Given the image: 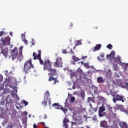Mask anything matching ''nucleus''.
<instances>
[{
	"instance_id": "obj_1",
	"label": "nucleus",
	"mask_w": 128,
	"mask_h": 128,
	"mask_svg": "<svg viewBox=\"0 0 128 128\" xmlns=\"http://www.w3.org/2000/svg\"><path fill=\"white\" fill-rule=\"evenodd\" d=\"M22 48L24 46H21L19 48L18 50V48L15 47L13 50H12V60H14L16 58H18L22 62V60L24 58V55H22Z\"/></svg>"
},
{
	"instance_id": "obj_2",
	"label": "nucleus",
	"mask_w": 128,
	"mask_h": 128,
	"mask_svg": "<svg viewBox=\"0 0 128 128\" xmlns=\"http://www.w3.org/2000/svg\"><path fill=\"white\" fill-rule=\"evenodd\" d=\"M48 72H50L48 74L49 78L48 80V82H52V80H54V84H56V82H58V77L54 78V76H56L58 73V70L56 68H51Z\"/></svg>"
},
{
	"instance_id": "obj_3",
	"label": "nucleus",
	"mask_w": 128,
	"mask_h": 128,
	"mask_svg": "<svg viewBox=\"0 0 128 128\" xmlns=\"http://www.w3.org/2000/svg\"><path fill=\"white\" fill-rule=\"evenodd\" d=\"M23 70L26 74L30 72H34V67L32 63V60H28L25 62Z\"/></svg>"
},
{
	"instance_id": "obj_4",
	"label": "nucleus",
	"mask_w": 128,
	"mask_h": 128,
	"mask_svg": "<svg viewBox=\"0 0 128 128\" xmlns=\"http://www.w3.org/2000/svg\"><path fill=\"white\" fill-rule=\"evenodd\" d=\"M110 94L113 97L112 100L114 104H116L118 100H120L122 102H124V100L123 99L124 96L118 94V92L110 91Z\"/></svg>"
},
{
	"instance_id": "obj_5",
	"label": "nucleus",
	"mask_w": 128,
	"mask_h": 128,
	"mask_svg": "<svg viewBox=\"0 0 128 128\" xmlns=\"http://www.w3.org/2000/svg\"><path fill=\"white\" fill-rule=\"evenodd\" d=\"M38 54L34 52L33 53L34 60H38L40 64H41L42 66H43V64H44V60H42V50H38Z\"/></svg>"
},
{
	"instance_id": "obj_6",
	"label": "nucleus",
	"mask_w": 128,
	"mask_h": 128,
	"mask_svg": "<svg viewBox=\"0 0 128 128\" xmlns=\"http://www.w3.org/2000/svg\"><path fill=\"white\" fill-rule=\"evenodd\" d=\"M52 62L50 60H47L44 62V70H48V72L52 68Z\"/></svg>"
},
{
	"instance_id": "obj_7",
	"label": "nucleus",
	"mask_w": 128,
	"mask_h": 128,
	"mask_svg": "<svg viewBox=\"0 0 128 128\" xmlns=\"http://www.w3.org/2000/svg\"><path fill=\"white\" fill-rule=\"evenodd\" d=\"M53 64L54 68H62V58H57Z\"/></svg>"
},
{
	"instance_id": "obj_8",
	"label": "nucleus",
	"mask_w": 128,
	"mask_h": 128,
	"mask_svg": "<svg viewBox=\"0 0 128 128\" xmlns=\"http://www.w3.org/2000/svg\"><path fill=\"white\" fill-rule=\"evenodd\" d=\"M0 42H2L3 46L6 45L10 46V36L2 38L0 39Z\"/></svg>"
},
{
	"instance_id": "obj_9",
	"label": "nucleus",
	"mask_w": 128,
	"mask_h": 128,
	"mask_svg": "<svg viewBox=\"0 0 128 128\" xmlns=\"http://www.w3.org/2000/svg\"><path fill=\"white\" fill-rule=\"evenodd\" d=\"M106 111V106H101L99 108L98 116L100 118H102V116H106V113L104 112Z\"/></svg>"
},
{
	"instance_id": "obj_10",
	"label": "nucleus",
	"mask_w": 128,
	"mask_h": 128,
	"mask_svg": "<svg viewBox=\"0 0 128 128\" xmlns=\"http://www.w3.org/2000/svg\"><path fill=\"white\" fill-rule=\"evenodd\" d=\"M100 126L104 128H108V122L106 120H102L100 122Z\"/></svg>"
},
{
	"instance_id": "obj_11",
	"label": "nucleus",
	"mask_w": 128,
	"mask_h": 128,
	"mask_svg": "<svg viewBox=\"0 0 128 128\" xmlns=\"http://www.w3.org/2000/svg\"><path fill=\"white\" fill-rule=\"evenodd\" d=\"M68 122L70 120L68 118H64L63 120V128H68Z\"/></svg>"
},
{
	"instance_id": "obj_12",
	"label": "nucleus",
	"mask_w": 128,
	"mask_h": 128,
	"mask_svg": "<svg viewBox=\"0 0 128 128\" xmlns=\"http://www.w3.org/2000/svg\"><path fill=\"white\" fill-rule=\"evenodd\" d=\"M63 54H74V52H72V49L70 48H68L64 50H62Z\"/></svg>"
},
{
	"instance_id": "obj_13",
	"label": "nucleus",
	"mask_w": 128,
	"mask_h": 128,
	"mask_svg": "<svg viewBox=\"0 0 128 128\" xmlns=\"http://www.w3.org/2000/svg\"><path fill=\"white\" fill-rule=\"evenodd\" d=\"M106 82V79L102 76H99L97 78V82L98 84H102Z\"/></svg>"
},
{
	"instance_id": "obj_14",
	"label": "nucleus",
	"mask_w": 128,
	"mask_h": 128,
	"mask_svg": "<svg viewBox=\"0 0 128 128\" xmlns=\"http://www.w3.org/2000/svg\"><path fill=\"white\" fill-rule=\"evenodd\" d=\"M118 84L120 86H121V88H128V82H124V84H122V83L120 82H118Z\"/></svg>"
},
{
	"instance_id": "obj_15",
	"label": "nucleus",
	"mask_w": 128,
	"mask_h": 128,
	"mask_svg": "<svg viewBox=\"0 0 128 128\" xmlns=\"http://www.w3.org/2000/svg\"><path fill=\"white\" fill-rule=\"evenodd\" d=\"M52 106L55 108L57 110H61L62 106L60 105L58 103H54L52 104Z\"/></svg>"
},
{
	"instance_id": "obj_16",
	"label": "nucleus",
	"mask_w": 128,
	"mask_h": 128,
	"mask_svg": "<svg viewBox=\"0 0 128 128\" xmlns=\"http://www.w3.org/2000/svg\"><path fill=\"white\" fill-rule=\"evenodd\" d=\"M100 48H102V44H98L94 47L93 49L94 52H96V50H100Z\"/></svg>"
},
{
	"instance_id": "obj_17",
	"label": "nucleus",
	"mask_w": 128,
	"mask_h": 128,
	"mask_svg": "<svg viewBox=\"0 0 128 128\" xmlns=\"http://www.w3.org/2000/svg\"><path fill=\"white\" fill-rule=\"evenodd\" d=\"M119 126L121 128H128V126H126V123L122 122H120L119 123Z\"/></svg>"
},
{
	"instance_id": "obj_18",
	"label": "nucleus",
	"mask_w": 128,
	"mask_h": 128,
	"mask_svg": "<svg viewBox=\"0 0 128 128\" xmlns=\"http://www.w3.org/2000/svg\"><path fill=\"white\" fill-rule=\"evenodd\" d=\"M8 51L6 49H4L1 51V54H2L3 56L6 57L8 56Z\"/></svg>"
},
{
	"instance_id": "obj_19",
	"label": "nucleus",
	"mask_w": 128,
	"mask_h": 128,
	"mask_svg": "<svg viewBox=\"0 0 128 128\" xmlns=\"http://www.w3.org/2000/svg\"><path fill=\"white\" fill-rule=\"evenodd\" d=\"M85 96H86V94L84 93V92L82 91L80 93V97L81 98V100H84Z\"/></svg>"
},
{
	"instance_id": "obj_20",
	"label": "nucleus",
	"mask_w": 128,
	"mask_h": 128,
	"mask_svg": "<svg viewBox=\"0 0 128 128\" xmlns=\"http://www.w3.org/2000/svg\"><path fill=\"white\" fill-rule=\"evenodd\" d=\"M50 92H48V91H47L46 93H45V95H44V98L46 100V98L47 99V100H50L49 98L50 96Z\"/></svg>"
},
{
	"instance_id": "obj_21",
	"label": "nucleus",
	"mask_w": 128,
	"mask_h": 128,
	"mask_svg": "<svg viewBox=\"0 0 128 128\" xmlns=\"http://www.w3.org/2000/svg\"><path fill=\"white\" fill-rule=\"evenodd\" d=\"M116 61H114L113 64V70H116V72H118V64H116Z\"/></svg>"
},
{
	"instance_id": "obj_22",
	"label": "nucleus",
	"mask_w": 128,
	"mask_h": 128,
	"mask_svg": "<svg viewBox=\"0 0 128 128\" xmlns=\"http://www.w3.org/2000/svg\"><path fill=\"white\" fill-rule=\"evenodd\" d=\"M121 64L123 68H124V70H126V67L128 66V64H126V63H121Z\"/></svg>"
},
{
	"instance_id": "obj_23",
	"label": "nucleus",
	"mask_w": 128,
	"mask_h": 128,
	"mask_svg": "<svg viewBox=\"0 0 128 128\" xmlns=\"http://www.w3.org/2000/svg\"><path fill=\"white\" fill-rule=\"evenodd\" d=\"M72 60L74 62H78V60H80V59L78 58H77L75 56H72Z\"/></svg>"
},
{
	"instance_id": "obj_24",
	"label": "nucleus",
	"mask_w": 128,
	"mask_h": 128,
	"mask_svg": "<svg viewBox=\"0 0 128 128\" xmlns=\"http://www.w3.org/2000/svg\"><path fill=\"white\" fill-rule=\"evenodd\" d=\"M5 104H6V100H1L0 106H4Z\"/></svg>"
},
{
	"instance_id": "obj_25",
	"label": "nucleus",
	"mask_w": 128,
	"mask_h": 128,
	"mask_svg": "<svg viewBox=\"0 0 128 128\" xmlns=\"http://www.w3.org/2000/svg\"><path fill=\"white\" fill-rule=\"evenodd\" d=\"M8 126V128H14V124L12 122H9Z\"/></svg>"
},
{
	"instance_id": "obj_26",
	"label": "nucleus",
	"mask_w": 128,
	"mask_h": 128,
	"mask_svg": "<svg viewBox=\"0 0 128 128\" xmlns=\"http://www.w3.org/2000/svg\"><path fill=\"white\" fill-rule=\"evenodd\" d=\"M70 78H74V76L76 78V74L74 72H72L70 74Z\"/></svg>"
},
{
	"instance_id": "obj_27",
	"label": "nucleus",
	"mask_w": 128,
	"mask_h": 128,
	"mask_svg": "<svg viewBox=\"0 0 128 128\" xmlns=\"http://www.w3.org/2000/svg\"><path fill=\"white\" fill-rule=\"evenodd\" d=\"M22 104H24L25 106H26L28 105V102L26 101V100H22Z\"/></svg>"
},
{
	"instance_id": "obj_28",
	"label": "nucleus",
	"mask_w": 128,
	"mask_h": 128,
	"mask_svg": "<svg viewBox=\"0 0 128 128\" xmlns=\"http://www.w3.org/2000/svg\"><path fill=\"white\" fill-rule=\"evenodd\" d=\"M42 104L44 106H48V102L46 100V98L44 99V100L42 102Z\"/></svg>"
},
{
	"instance_id": "obj_29",
	"label": "nucleus",
	"mask_w": 128,
	"mask_h": 128,
	"mask_svg": "<svg viewBox=\"0 0 128 128\" xmlns=\"http://www.w3.org/2000/svg\"><path fill=\"white\" fill-rule=\"evenodd\" d=\"M61 110H62L64 112V114H66V112H68V109L66 108H62V106L61 108Z\"/></svg>"
},
{
	"instance_id": "obj_30",
	"label": "nucleus",
	"mask_w": 128,
	"mask_h": 128,
	"mask_svg": "<svg viewBox=\"0 0 128 128\" xmlns=\"http://www.w3.org/2000/svg\"><path fill=\"white\" fill-rule=\"evenodd\" d=\"M94 94H98V88L96 87L94 88Z\"/></svg>"
},
{
	"instance_id": "obj_31",
	"label": "nucleus",
	"mask_w": 128,
	"mask_h": 128,
	"mask_svg": "<svg viewBox=\"0 0 128 128\" xmlns=\"http://www.w3.org/2000/svg\"><path fill=\"white\" fill-rule=\"evenodd\" d=\"M108 50H112V44H109L106 46Z\"/></svg>"
},
{
	"instance_id": "obj_32",
	"label": "nucleus",
	"mask_w": 128,
	"mask_h": 128,
	"mask_svg": "<svg viewBox=\"0 0 128 128\" xmlns=\"http://www.w3.org/2000/svg\"><path fill=\"white\" fill-rule=\"evenodd\" d=\"M84 66H85V68H90V64H88L84 63Z\"/></svg>"
},
{
	"instance_id": "obj_33",
	"label": "nucleus",
	"mask_w": 128,
	"mask_h": 128,
	"mask_svg": "<svg viewBox=\"0 0 128 128\" xmlns=\"http://www.w3.org/2000/svg\"><path fill=\"white\" fill-rule=\"evenodd\" d=\"M22 40L24 42L25 44H28V40H26V38H24H24H22Z\"/></svg>"
},
{
	"instance_id": "obj_34",
	"label": "nucleus",
	"mask_w": 128,
	"mask_h": 128,
	"mask_svg": "<svg viewBox=\"0 0 128 128\" xmlns=\"http://www.w3.org/2000/svg\"><path fill=\"white\" fill-rule=\"evenodd\" d=\"M74 100H76V98H74V96L70 98V102H74Z\"/></svg>"
},
{
	"instance_id": "obj_35",
	"label": "nucleus",
	"mask_w": 128,
	"mask_h": 128,
	"mask_svg": "<svg viewBox=\"0 0 128 128\" xmlns=\"http://www.w3.org/2000/svg\"><path fill=\"white\" fill-rule=\"evenodd\" d=\"M94 99V98H92V97H88V102H92V100Z\"/></svg>"
},
{
	"instance_id": "obj_36",
	"label": "nucleus",
	"mask_w": 128,
	"mask_h": 128,
	"mask_svg": "<svg viewBox=\"0 0 128 128\" xmlns=\"http://www.w3.org/2000/svg\"><path fill=\"white\" fill-rule=\"evenodd\" d=\"M89 106H90V110H91V112H92V110H94V108H93V107H92V104H89Z\"/></svg>"
},
{
	"instance_id": "obj_37",
	"label": "nucleus",
	"mask_w": 128,
	"mask_h": 128,
	"mask_svg": "<svg viewBox=\"0 0 128 128\" xmlns=\"http://www.w3.org/2000/svg\"><path fill=\"white\" fill-rule=\"evenodd\" d=\"M32 46H34V44H36V40L32 39Z\"/></svg>"
},
{
	"instance_id": "obj_38",
	"label": "nucleus",
	"mask_w": 128,
	"mask_h": 128,
	"mask_svg": "<svg viewBox=\"0 0 128 128\" xmlns=\"http://www.w3.org/2000/svg\"><path fill=\"white\" fill-rule=\"evenodd\" d=\"M111 54H112V56H114V52H111L110 53V54H109V55H107L106 56V58H110L111 56Z\"/></svg>"
},
{
	"instance_id": "obj_39",
	"label": "nucleus",
	"mask_w": 128,
	"mask_h": 128,
	"mask_svg": "<svg viewBox=\"0 0 128 128\" xmlns=\"http://www.w3.org/2000/svg\"><path fill=\"white\" fill-rule=\"evenodd\" d=\"M100 56L101 58H104V53H101L100 54Z\"/></svg>"
},
{
	"instance_id": "obj_40",
	"label": "nucleus",
	"mask_w": 128,
	"mask_h": 128,
	"mask_svg": "<svg viewBox=\"0 0 128 128\" xmlns=\"http://www.w3.org/2000/svg\"><path fill=\"white\" fill-rule=\"evenodd\" d=\"M43 118H44V120H46V118H48V116H46V114H44Z\"/></svg>"
},
{
	"instance_id": "obj_41",
	"label": "nucleus",
	"mask_w": 128,
	"mask_h": 128,
	"mask_svg": "<svg viewBox=\"0 0 128 128\" xmlns=\"http://www.w3.org/2000/svg\"><path fill=\"white\" fill-rule=\"evenodd\" d=\"M22 38H24V39L26 38V34H24V33L22 34Z\"/></svg>"
},
{
	"instance_id": "obj_42",
	"label": "nucleus",
	"mask_w": 128,
	"mask_h": 128,
	"mask_svg": "<svg viewBox=\"0 0 128 128\" xmlns=\"http://www.w3.org/2000/svg\"><path fill=\"white\" fill-rule=\"evenodd\" d=\"M112 118H116V114L113 113L112 114Z\"/></svg>"
},
{
	"instance_id": "obj_43",
	"label": "nucleus",
	"mask_w": 128,
	"mask_h": 128,
	"mask_svg": "<svg viewBox=\"0 0 128 128\" xmlns=\"http://www.w3.org/2000/svg\"><path fill=\"white\" fill-rule=\"evenodd\" d=\"M4 34V31L0 32V36H2V35Z\"/></svg>"
},
{
	"instance_id": "obj_44",
	"label": "nucleus",
	"mask_w": 128,
	"mask_h": 128,
	"mask_svg": "<svg viewBox=\"0 0 128 128\" xmlns=\"http://www.w3.org/2000/svg\"><path fill=\"white\" fill-rule=\"evenodd\" d=\"M2 74H0V82H2Z\"/></svg>"
},
{
	"instance_id": "obj_45",
	"label": "nucleus",
	"mask_w": 128,
	"mask_h": 128,
	"mask_svg": "<svg viewBox=\"0 0 128 128\" xmlns=\"http://www.w3.org/2000/svg\"><path fill=\"white\" fill-rule=\"evenodd\" d=\"M14 88V90H16V92H18V87L14 86V88Z\"/></svg>"
},
{
	"instance_id": "obj_46",
	"label": "nucleus",
	"mask_w": 128,
	"mask_h": 128,
	"mask_svg": "<svg viewBox=\"0 0 128 128\" xmlns=\"http://www.w3.org/2000/svg\"><path fill=\"white\" fill-rule=\"evenodd\" d=\"M93 110L94 112H98V108H93L92 111H93Z\"/></svg>"
},
{
	"instance_id": "obj_47",
	"label": "nucleus",
	"mask_w": 128,
	"mask_h": 128,
	"mask_svg": "<svg viewBox=\"0 0 128 128\" xmlns=\"http://www.w3.org/2000/svg\"><path fill=\"white\" fill-rule=\"evenodd\" d=\"M88 58V56H82V60H86V58Z\"/></svg>"
},
{
	"instance_id": "obj_48",
	"label": "nucleus",
	"mask_w": 128,
	"mask_h": 128,
	"mask_svg": "<svg viewBox=\"0 0 128 128\" xmlns=\"http://www.w3.org/2000/svg\"><path fill=\"white\" fill-rule=\"evenodd\" d=\"M33 128H38V126H36V124H34Z\"/></svg>"
},
{
	"instance_id": "obj_49",
	"label": "nucleus",
	"mask_w": 128,
	"mask_h": 128,
	"mask_svg": "<svg viewBox=\"0 0 128 128\" xmlns=\"http://www.w3.org/2000/svg\"><path fill=\"white\" fill-rule=\"evenodd\" d=\"M94 98H96L94 97L93 99L92 100V102H94H94H96V100H94Z\"/></svg>"
},
{
	"instance_id": "obj_50",
	"label": "nucleus",
	"mask_w": 128,
	"mask_h": 128,
	"mask_svg": "<svg viewBox=\"0 0 128 128\" xmlns=\"http://www.w3.org/2000/svg\"><path fill=\"white\" fill-rule=\"evenodd\" d=\"M94 98H96L94 97L93 99L92 100V102H94H94H96V100H94Z\"/></svg>"
},
{
	"instance_id": "obj_51",
	"label": "nucleus",
	"mask_w": 128,
	"mask_h": 128,
	"mask_svg": "<svg viewBox=\"0 0 128 128\" xmlns=\"http://www.w3.org/2000/svg\"><path fill=\"white\" fill-rule=\"evenodd\" d=\"M70 28H72V26H74V24L72 23H70Z\"/></svg>"
},
{
	"instance_id": "obj_52",
	"label": "nucleus",
	"mask_w": 128,
	"mask_h": 128,
	"mask_svg": "<svg viewBox=\"0 0 128 128\" xmlns=\"http://www.w3.org/2000/svg\"><path fill=\"white\" fill-rule=\"evenodd\" d=\"M115 76H117V78H120V76L116 73L115 74Z\"/></svg>"
},
{
	"instance_id": "obj_53",
	"label": "nucleus",
	"mask_w": 128,
	"mask_h": 128,
	"mask_svg": "<svg viewBox=\"0 0 128 128\" xmlns=\"http://www.w3.org/2000/svg\"><path fill=\"white\" fill-rule=\"evenodd\" d=\"M97 59L98 60H100V56H98L97 57Z\"/></svg>"
},
{
	"instance_id": "obj_54",
	"label": "nucleus",
	"mask_w": 128,
	"mask_h": 128,
	"mask_svg": "<svg viewBox=\"0 0 128 128\" xmlns=\"http://www.w3.org/2000/svg\"><path fill=\"white\" fill-rule=\"evenodd\" d=\"M42 124L44 127L46 126V124L44 123V122H42Z\"/></svg>"
},
{
	"instance_id": "obj_55",
	"label": "nucleus",
	"mask_w": 128,
	"mask_h": 128,
	"mask_svg": "<svg viewBox=\"0 0 128 128\" xmlns=\"http://www.w3.org/2000/svg\"><path fill=\"white\" fill-rule=\"evenodd\" d=\"M10 34L12 36V32H10Z\"/></svg>"
},
{
	"instance_id": "obj_56",
	"label": "nucleus",
	"mask_w": 128,
	"mask_h": 128,
	"mask_svg": "<svg viewBox=\"0 0 128 128\" xmlns=\"http://www.w3.org/2000/svg\"><path fill=\"white\" fill-rule=\"evenodd\" d=\"M80 64H84V62H80Z\"/></svg>"
},
{
	"instance_id": "obj_57",
	"label": "nucleus",
	"mask_w": 128,
	"mask_h": 128,
	"mask_svg": "<svg viewBox=\"0 0 128 128\" xmlns=\"http://www.w3.org/2000/svg\"><path fill=\"white\" fill-rule=\"evenodd\" d=\"M49 104H50V100H49Z\"/></svg>"
},
{
	"instance_id": "obj_58",
	"label": "nucleus",
	"mask_w": 128,
	"mask_h": 128,
	"mask_svg": "<svg viewBox=\"0 0 128 128\" xmlns=\"http://www.w3.org/2000/svg\"><path fill=\"white\" fill-rule=\"evenodd\" d=\"M45 128H49L48 127H47L46 126H45Z\"/></svg>"
},
{
	"instance_id": "obj_59",
	"label": "nucleus",
	"mask_w": 128,
	"mask_h": 128,
	"mask_svg": "<svg viewBox=\"0 0 128 128\" xmlns=\"http://www.w3.org/2000/svg\"><path fill=\"white\" fill-rule=\"evenodd\" d=\"M73 90H74L76 88L74 87H72Z\"/></svg>"
},
{
	"instance_id": "obj_60",
	"label": "nucleus",
	"mask_w": 128,
	"mask_h": 128,
	"mask_svg": "<svg viewBox=\"0 0 128 128\" xmlns=\"http://www.w3.org/2000/svg\"><path fill=\"white\" fill-rule=\"evenodd\" d=\"M95 28L98 29V26L95 27Z\"/></svg>"
},
{
	"instance_id": "obj_61",
	"label": "nucleus",
	"mask_w": 128,
	"mask_h": 128,
	"mask_svg": "<svg viewBox=\"0 0 128 128\" xmlns=\"http://www.w3.org/2000/svg\"><path fill=\"white\" fill-rule=\"evenodd\" d=\"M25 114L26 116V114H28V113L26 112Z\"/></svg>"
},
{
	"instance_id": "obj_62",
	"label": "nucleus",
	"mask_w": 128,
	"mask_h": 128,
	"mask_svg": "<svg viewBox=\"0 0 128 128\" xmlns=\"http://www.w3.org/2000/svg\"><path fill=\"white\" fill-rule=\"evenodd\" d=\"M1 108H2L0 107V110Z\"/></svg>"
},
{
	"instance_id": "obj_63",
	"label": "nucleus",
	"mask_w": 128,
	"mask_h": 128,
	"mask_svg": "<svg viewBox=\"0 0 128 128\" xmlns=\"http://www.w3.org/2000/svg\"><path fill=\"white\" fill-rule=\"evenodd\" d=\"M118 60V58L116 59V60Z\"/></svg>"
},
{
	"instance_id": "obj_64",
	"label": "nucleus",
	"mask_w": 128,
	"mask_h": 128,
	"mask_svg": "<svg viewBox=\"0 0 128 128\" xmlns=\"http://www.w3.org/2000/svg\"><path fill=\"white\" fill-rule=\"evenodd\" d=\"M126 114H128V111H126Z\"/></svg>"
}]
</instances>
